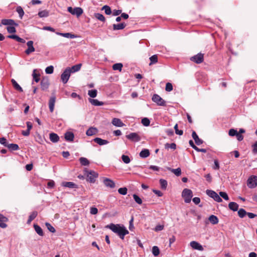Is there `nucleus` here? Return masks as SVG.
<instances>
[{"instance_id": "obj_47", "label": "nucleus", "mask_w": 257, "mask_h": 257, "mask_svg": "<svg viewBox=\"0 0 257 257\" xmlns=\"http://www.w3.org/2000/svg\"><path fill=\"white\" fill-rule=\"evenodd\" d=\"M152 253L154 256H158L160 253V249L157 246H154L152 248Z\"/></svg>"}, {"instance_id": "obj_61", "label": "nucleus", "mask_w": 257, "mask_h": 257, "mask_svg": "<svg viewBox=\"0 0 257 257\" xmlns=\"http://www.w3.org/2000/svg\"><path fill=\"white\" fill-rule=\"evenodd\" d=\"M237 133H238V132H237L236 130H235L233 128H231V129L229 130V132H228V135L230 136L233 137V136H236Z\"/></svg>"}, {"instance_id": "obj_21", "label": "nucleus", "mask_w": 257, "mask_h": 257, "mask_svg": "<svg viewBox=\"0 0 257 257\" xmlns=\"http://www.w3.org/2000/svg\"><path fill=\"white\" fill-rule=\"evenodd\" d=\"M190 246L194 249L201 250L203 247L201 245L195 241H192L190 242Z\"/></svg>"}, {"instance_id": "obj_3", "label": "nucleus", "mask_w": 257, "mask_h": 257, "mask_svg": "<svg viewBox=\"0 0 257 257\" xmlns=\"http://www.w3.org/2000/svg\"><path fill=\"white\" fill-rule=\"evenodd\" d=\"M182 196L184 199L185 202L189 203L191 202L193 196L192 191L189 189H184L182 192Z\"/></svg>"}, {"instance_id": "obj_32", "label": "nucleus", "mask_w": 257, "mask_h": 257, "mask_svg": "<svg viewBox=\"0 0 257 257\" xmlns=\"http://www.w3.org/2000/svg\"><path fill=\"white\" fill-rule=\"evenodd\" d=\"M34 228L35 229V231L38 233V234L41 236H43L44 235L43 230L40 226L36 224H34Z\"/></svg>"}, {"instance_id": "obj_33", "label": "nucleus", "mask_w": 257, "mask_h": 257, "mask_svg": "<svg viewBox=\"0 0 257 257\" xmlns=\"http://www.w3.org/2000/svg\"><path fill=\"white\" fill-rule=\"evenodd\" d=\"M57 35H59L60 36H62L63 37H64L65 38H71V39H73V38H75L76 37V36L74 35V34H72L71 33H56Z\"/></svg>"}, {"instance_id": "obj_14", "label": "nucleus", "mask_w": 257, "mask_h": 257, "mask_svg": "<svg viewBox=\"0 0 257 257\" xmlns=\"http://www.w3.org/2000/svg\"><path fill=\"white\" fill-rule=\"evenodd\" d=\"M8 221V218L4 216L3 214H0V227L5 228L7 227L6 222Z\"/></svg>"}, {"instance_id": "obj_42", "label": "nucleus", "mask_w": 257, "mask_h": 257, "mask_svg": "<svg viewBox=\"0 0 257 257\" xmlns=\"http://www.w3.org/2000/svg\"><path fill=\"white\" fill-rule=\"evenodd\" d=\"M97 91L96 89L89 90L88 91V95L92 98H94L97 96Z\"/></svg>"}, {"instance_id": "obj_18", "label": "nucleus", "mask_w": 257, "mask_h": 257, "mask_svg": "<svg viewBox=\"0 0 257 257\" xmlns=\"http://www.w3.org/2000/svg\"><path fill=\"white\" fill-rule=\"evenodd\" d=\"M74 138V134L71 132H67L65 134V139L67 141L73 142Z\"/></svg>"}, {"instance_id": "obj_51", "label": "nucleus", "mask_w": 257, "mask_h": 257, "mask_svg": "<svg viewBox=\"0 0 257 257\" xmlns=\"http://www.w3.org/2000/svg\"><path fill=\"white\" fill-rule=\"evenodd\" d=\"M17 12L19 14L20 18L22 19V17L24 15V12L22 8L20 6L18 7L17 8Z\"/></svg>"}, {"instance_id": "obj_55", "label": "nucleus", "mask_w": 257, "mask_h": 257, "mask_svg": "<svg viewBox=\"0 0 257 257\" xmlns=\"http://www.w3.org/2000/svg\"><path fill=\"white\" fill-rule=\"evenodd\" d=\"M127 189L126 187L120 188L118 190V192L120 194L126 195L127 193Z\"/></svg>"}, {"instance_id": "obj_45", "label": "nucleus", "mask_w": 257, "mask_h": 257, "mask_svg": "<svg viewBox=\"0 0 257 257\" xmlns=\"http://www.w3.org/2000/svg\"><path fill=\"white\" fill-rule=\"evenodd\" d=\"M160 183L161 185V187L162 189H166L167 187V181L164 179H160Z\"/></svg>"}, {"instance_id": "obj_26", "label": "nucleus", "mask_w": 257, "mask_h": 257, "mask_svg": "<svg viewBox=\"0 0 257 257\" xmlns=\"http://www.w3.org/2000/svg\"><path fill=\"white\" fill-rule=\"evenodd\" d=\"M238 207L239 205L236 202H231L228 204L229 208L233 211L238 210Z\"/></svg>"}, {"instance_id": "obj_54", "label": "nucleus", "mask_w": 257, "mask_h": 257, "mask_svg": "<svg viewBox=\"0 0 257 257\" xmlns=\"http://www.w3.org/2000/svg\"><path fill=\"white\" fill-rule=\"evenodd\" d=\"M141 122H142V123L144 126H149L150 125V120L148 118H147V117L143 118L142 119Z\"/></svg>"}, {"instance_id": "obj_19", "label": "nucleus", "mask_w": 257, "mask_h": 257, "mask_svg": "<svg viewBox=\"0 0 257 257\" xmlns=\"http://www.w3.org/2000/svg\"><path fill=\"white\" fill-rule=\"evenodd\" d=\"M112 123L113 125L118 127L123 126L125 125L120 119L117 118H114L112 120Z\"/></svg>"}, {"instance_id": "obj_6", "label": "nucleus", "mask_w": 257, "mask_h": 257, "mask_svg": "<svg viewBox=\"0 0 257 257\" xmlns=\"http://www.w3.org/2000/svg\"><path fill=\"white\" fill-rule=\"evenodd\" d=\"M152 101L157 104L159 106H165V101L161 98L159 95L155 94L152 97Z\"/></svg>"}, {"instance_id": "obj_24", "label": "nucleus", "mask_w": 257, "mask_h": 257, "mask_svg": "<svg viewBox=\"0 0 257 257\" xmlns=\"http://www.w3.org/2000/svg\"><path fill=\"white\" fill-rule=\"evenodd\" d=\"M32 76H33V79L35 82H38L40 81V74L37 71V69H34L33 70Z\"/></svg>"}, {"instance_id": "obj_59", "label": "nucleus", "mask_w": 257, "mask_h": 257, "mask_svg": "<svg viewBox=\"0 0 257 257\" xmlns=\"http://www.w3.org/2000/svg\"><path fill=\"white\" fill-rule=\"evenodd\" d=\"M174 129L175 131V133L177 135H179L180 136H181L183 135V131L179 130V129L178 128V124H176L174 126Z\"/></svg>"}, {"instance_id": "obj_49", "label": "nucleus", "mask_w": 257, "mask_h": 257, "mask_svg": "<svg viewBox=\"0 0 257 257\" xmlns=\"http://www.w3.org/2000/svg\"><path fill=\"white\" fill-rule=\"evenodd\" d=\"M45 225L47 227V229L52 233H55L56 232V230L53 226L51 225V224L48 222L45 223Z\"/></svg>"}, {"instance_id": "obj_37", "label": "nucleus", "mask_w": 257, "mask_h": 257, "mask_svg": "<svg viewBox=\"0 0 257 257\" xmlns=\"http://www.w3.org/2000/svg\"><path fill=\"white\" fill-rule=\"evenodd\" d=\"M82 64H78L77 65L73 66L70 68V73H74L75 72H77L79 70H80Z\"/></svg>"}, {"instance_id": "obj_39", "label": "nucleus", "mask_w": 257, "mask_h": 257, "mask_svg": "<svg viewBox=\"0 0 257 257\" xmlns=\"http://www.w3.org/2000/svg\"><path fill=\"white\" fill-rule=\"evenodd\" d=\"M7 148L11 151H17L19 149V146L15 144H9L8 146H7Z\"/></svg>"}, {"instance_id": "obj_58", "label": "nucleus", "mask_w": 257, "mask_h": 257, "mask_svg": "<svg viewBox=\"0 0 257 257\" xmlns=\"http://www.w3.org/2000/svg\"><path fill=\"white\" fill-rule=\"evenodd\" d=\"M54 71V67L53 66H50L47 67L45 69V72L47 74H52Z\"/></svg>"}, {"instance_id": "obj_57", "label": "nucleus", "mask_w": 257, "mask_h": 257, "mask_svg": "<svg viewBox=\"0 0 257 257\" xmlns=\"http://www.w3.org/2000/svg\"><path fill=\"white\" fill-rule=\"evenodd\" d=\"M133 198H134V200H135V201L138 204H141L142 203V200L141 198L139 196H138L137 195L134 194Z\"/></svg>"}, {"instance_id": "obj_23", "label": "nucleus", "mask_w": 257, "mask_h": 257, "mask_svg": "<svg viewBox=\"0 0 257 257\" xmlns=\"http://www.w3.org/2000/svg\"><path fill=\"white\" fill-rule=\"evenodd\" d=\"M7 37L8 38L14 39V40H16L17 41L22 43H25V40L24 39L21 38L20 37H19L18 36H17L16 35H9V36H8Z\"/></svg>"}, {"instance_id": "obj_44", "label": "nucleus", "mask_w": 257, "mask_h": 257, "mask_svg": "<svg viewBox=\"0 0 257 257\" xmlns=\"http://www.w3.org/2000/svg\"><path fill=\"white\" fill-rule=\"evenodd\" d=\"M122 66L123 65L121 63H116L113 65L112 69L114 70H119L121 71Z\"/></svg>"}, {"instance_id": "obj_5", "label": "nucleus", "mask_w": 257, "mask_h": 257, "mask_svg": "<svg viewBox=\"0 0 257 257\" xmlns=\"http://www.w3.org/2000/svg\"><path fill=\"white\" fill-rule=\"evenodd\" d=\"M68 11L73 15H76L77 18L79 17L83 13V10L79 7L72 8L71 7L68 8Z\"/></svg>"}, {"instance_id": "obj_46", "label": "nucleus", "mask_w": 257, "mask_h": 257, "mask_svg": "<svg viewBox=\"0 0 257 257\" xmlns=\"http://www.w3.org/2000/svg\"><path fill=\"white\" fill-rule=\"evenodd\" d=\"M102 10H104L105 13L106 15H110L111 14V13H112L110 7H109L108 6H107V5L104 6L102 8Z\"/></svg>"}, {"instance_id": "obj_34", "label": "nucleus", "mask_w": 257, "mask_h": 257, "mask_svg": "<svg viewBox=\"0 0 257 257\" xmlns=\"http://www.w3.org/2000/svg\"><path fill=\"white\" fill-rule=\"evenodd\" d=\"M89 102L91 103V104L94 105V106H101L103 104V103L101 101H99L97 99H89Z\"/></svg>"}, {"instance_id": "obj_13", "label": "nucleus", "mask_w": 257, "mask_h": 257, "mask_svg": "<svg viewBox=\"0 0 257 257\" xmlns=\"http://www.w3.org/2000/svg\"><path fill=\"white\" fill-rule=\"evenodd\" d=\"M1 24L3 25H7L8 26H18V24L15 23L14 20L12 19H3L1 21Z\"/></svg>"}, {"instance_id": "obj_11", "label": "nucleus", "mask_w": 257, "mask_h": 257, "mask_svg": "<svg viewBox=\"0 0 257 257\" xmlns=\"http://www.w3.org/2000/svg\"><path fill=\"white\" fill-rule=\"evenodd\" d=\"M50 85V82L48 78H43L41 81V88L42 90H46Z\"/></svg>"}, {"instance_id": "obj_50", "label": "nucleus", "mask_w": 257, "mask_h": 257, "mask_svg": "<svg viewBox=\"0 0 257 257\" xmlns=\"http://www.w3.org/2000/svg\"><path fill=\"white\" fill-rule=\"evenodd\" d=\"M122 161L125 164H128L131 162V159L128 156L122 155L121 156Z\"/></svg>"}, {"instance_id": "obj_62", "label": "nucleus", "mask_w": 257, "mask_h": 257, "mask_svg": "<svg viewBox=\"0 0 257 257\" xmlns=\"http://www.w3.org/2000/svg\"><path fill=\"white\" fill-rule=\"evenodd\" d=\"M0 143L4 145L5 147H7V146H8L9 143H8L7 140L5 138H0Z\"/></svg>"}, {"instance_id": "obj_10", "label": "nucleus", "mask_w": 257, "mask_h": 257, "mask_svg": "<svg viewBox=\"0 0 257 257\" xmlns=\"http://www.w3.org/2000/svg\"><path fill=\"white\" fill-rule=\"evenodd\" d=\"M128 140L134 142H138L141 140V137L136 133H132L126 136Z\"/></svg>"}, {"instance_id": "obj_9", "label": "nucleus", "mask_w": 257, "mask_h": 257, "mask_svg": "<svg viewBox=\"0 0 257 257\" xmlns=\"http://www.w3.org/2000/svg\"><path fill=\"white\" fill-rule=\"evenodd\" d=\"M206 194L217 202H221L222 201V200L220 197L213 190H207Z\"/></svg>"}, {"instance_id": "obj_38", "label": "nucleus", "mask_w": 257, "mask_h": 257, "mask_svg": "<svg viewBox=\"0 0 257 257\" xmlns=\"http://www.w3.org/2000/svg\"><path fill=\"white\" fill-rule=\"evenodd\" d=\"M150 63H149V65L151 66L153 64H156L158 62V55H154L150 57Z\"/></svg>"}, {"instance_id": "obj_31", "label": "nucleus", "mask_w": 257, "mask_h": 257, "mask_svg": "<svg viewBox=\"0 0 257 257\" xmlns=\"http://www.w3.org/2000/svg\"><path fill=\"white\" fill-rule=\"evenodd\" d=\"M50 140L53 143H57L59 141V137L56 134L52 133L50 134Z\"/></svg>"}, {"instance_id": "obj_1", "label": "nucleus", "mask_w": 257, "mask_h": 257, "mask_svg": "<svg viewBox=\"0 0 257 257\" xmlns=\"http://www.w3.org/2000/svg\"><path fill=\"white\" fill-rule=\"evenodd\" d=\"M105 227L109 228L113 232L117 234L119 237L122 239H123L124 236L129 233L128 231L125 228V227L121 226L119 224L111 223L109 225H107Z\"/></svg>"}, {"instance_id": "obj_52", "label": "nucleus", "mask_w": 257, "mask_h": 257, "mask_svg": "<svg viewBox=\"0 0 257 257\" xmlns=\"http://www.w3.org/2000/svg\"><path fill=\"white\" fill-rule=\"evenodd\" d=\"M15 26H8L7 30L9 33H15L16 32V29L15 27Z\"/></svg>"}, {"instance_id": "obj_56", "label": "nucleus", "mask_w": 257, "mask_h": 257, "mask_svg": "<svg viewBox=\"0 0 257 257\" xmlns=\"http://www.w3.org/2000/svg\"><path fill=\"white\" fill-rule=\"evenodd\" d=\"M165 90L166 91L170 92L173 90V85L172 83L168 82L166 84Z\"/></svg>"}, {"instance_id": "obj_40", "label": "nucleus", "mask_w": 257, "mask_h": 257, "mask_svg": "<svg viewBox=\"0 0 257 257\" xmlns=\"http://www.w3.org/2000/svg\"><path fill=\"white\" fill-rule=\"evenodd\" d=\"M94 17L96 19H97V20H98L101 22H104L105 21V17L103 16V15H102L100 13L94 14Z\"/></svg>"}, {"instance_id": "obj_64", "label": "nucleus", "mask_w": 257, "mask_h": 257, "mask_svg": "<svg viewBox=\"0 0 257 257\" xmlns=\"http://www.w3.org/2000/svg\"><path fill=\"white\" fill-rule=\"evenodd\" d=\"M252 152L253 154H257V141L254 143L253 145H252Z\"/></svg>"}, {"instance_id": "obj_16", "label": "nucleus", "mask_w": 257, "mask_h": 257, "mask_svg": "<svg viewBox=\"0 0 257 257\" xmlns=\"http://www.w3.org/2000/svg\"><path fill=\"white\" fill-rule=\"evenodd\" d=\"M55 102L56 97L54 96L51 97L49 101V108L51 112L54 111Z\"/></svg>"}, {"instance_id": "obj_12", "label": "nucleus", "mask_w": 257, "mask_h": 257, "mask_svg": "<svg viewBox=\"0 0 257 257\" xmlns=\"http://www.w3.org/2000/svg\"><path fill=\"white\" fill-rule=\"evenodd\" d=\"M33 41H29L27 43L28 48L25 51V53L27 55H29L35 51V49L33 46Z\"/></svg>"}, {"instance_id": "obj_60", "label": "nucleus", "mask_w": 257, "mask_h": 257, "mask_svg": "<svg viewBox=\"0 0 257 257\" xmlns=\"http://www.w3.org/2000/svg\"><path fill=\"white\" fill-rule=\"evenodd\" d=\"M219 195L221 197H222L224 199H225V200H229L228 196V195L227 194V193L226 192H219Z\"/></svg>"}, {"instance_id": "obj_63", "label": "nucleus", "mask_w": 257, "mask_h": 257, "mask_svg": "<svg viewBox=\"0 0 257 257\" xmlns=\"http://www.w3.org/2000/svg\"><path fill=\"white\" fill-rule=\"evenodd\" d=\"M90 213L93 215L96 214L98 213V209L96 207H91L90 208Z\"/></svg>"}, {"instance_id": "obj_30", "label": "nucleus", "mask_w": 257, "mask_h": 257, "mask_svg": "<svg viewBox=\"0 0 257 257\" xmlns=\"http://www.w3.org/2000/svg\"><path fill=\"white\" fill-rule=\"evenodd\" d=\"M208 220L213 225L217 224L219 222L217 217L214 215H210L208 218Z\"/></svg>"}, {"instance_id": "obj_43", "label": "nucleus", "mask_w": 257, "mask_h": 257, "mask_svg": "<svg viewBox=\"0 0 257 257\" xmlns=\"http://www.w3.org/2000/svg\"><path fill=\"white\" fill-rule=\"evenodd\" d=\"M238 215L240 218L244 217L247 214V212L243 208H240L238 210Z\"/></svg>"}, {"instance_id": "obj_35", "label": "nucleus", "mask_w": 257, "mask_h": 257, "mask_svg": "<svg viewBox=\"0 0 257 257\" xmlns=\"http://www.w3.org/2000/svg\"><path fill=\"white\" fill-rule=\"evenodd\" d=\"M38 212L36 211L32 212L30 215L28 220L27 221V223L30 224L37 216Z\"/></svg>"}, {"instance_id": "obj_29", "label": "nucleus", "mask_w": 257, "mask_h": 257, "mask_svg": "<svg viewBox=\"0 0 257 257\" xmlns=\"http://www.w3.org/2000/svg\"><path fill=\"white\" fill-rule=\"evenodd\" d=\"M62 185L64 187H68L70 188H77V185L71 182H64L62 183Z\"/></svg>"}, {"instance_id": "obj_20", "label": "nucleus", "mask_w": 257, "mask_h": 257, "mask_svg": "<svg viewBox=\"0 0 257 257\" xmlns=\"http://www.w3.org/2000/svg\"><path fill=\"white\" fill-rule=\"evenodd\" d=\"M98 132V130L96 128L91 127L86 131V134L88 136H91L96 135Z\"/></svg>"}, {"instance_id": "obj_15", "label": "nucleus", "mask_w": 257, "mask_h": 257, "mask_svg": "<svg viewBox=\"0 0 257 257\" xmlns=\"http://www.w3.org/2000/svg\"><path fill=\"white\" fill-rule=\"evenodd\" d=\"M103 183L105 186L111 188H114L115 186L114 181L108 178H105L103 180Z\"/></svg>"}, {"instance_id": "obj_41", "label": "nucleus", "mask_w": 257, "mask_h": 257, "mask_svg": "<svg viewBox=\"0 0 257 257\" xmlns=\"http://www.w3.org/2000/svg\"><path fill=\"white\" fill-rule=\"evenodd\" d=\"M79 161L80 164L83 166H88L89 164V161L88 159L84 157H81L79 159Z\"/></svg>"}, {"instance_id": "obj_22", "label": "nucleus", "mask_w": 257, "mask_h": 257, "mask_svg": "<svg viewBox=\"0 0 257 257\" xmlns=\"http://www.w3.org/2000/svg\"><path fill=\"white\" fill-rule=\"evenodd\" d=\"M94 142L98 145L102 146L107 144L109 142L106 140H103L100 138H96L93 140Z\"/></svg>"}, {"instance_id": "obj_4", "label": "nucleus", "mask_w": 257, "mask_h": 257, "mask_svg": "<svg viewBox=\"0 0 257 257\" xmlns=\"http://www.w3.org/2000/svg\"><path fill=\"white\" fill-rule=\"evenodd\" d=\"M247 186L249 188H254L257 186V176H250L247 180Z\"/></svg>"}, {"instance_id": "obj_8", "label": "nucleus", "mask_w": 257, "mask_h": 257, "mask_svg": "<svg viewBox=\"0 0 257 257\" xmlns=\"http://www.w3.org/2000/svg\"><path fill=\"white\" fill-rule=\"evenodd\" d=\"M70 68H67L62 73L61 76V79L64 83H66L70 76Z\"/></svg>"}, {"instance_id": "obj_48", "label": "nucleus", "mask_w": 257, "mask_h": 257, "mask_svg": "<svg viewBox=\"0 0 257 257\" xmlns=\"http://www.w3.org/2000/svg\"><path fill=\"white\" fill-rule=\"evenodd\" d=\"M38 16L40 18L47 17L49 16V12L47 10L42 11L39 12Z\"/></svg>"}, {"instance_id": "obj_7", "label": "nucleus", "mask_w": 257, "mask_h": 257, "mask_svg": "<svg viewBox=\"0 0 257 257\" xmlns=\"http://www.w3.org/2000/svg\"><path fill=\"white\" fill-rule=\"evenodd\" d=\"M190 60L196 64H200L204 61V54L201 53L190 58Z\"/></svg>"}, {"instance_id": "obj_36", "label": "nucleus", "mask_w": 257, "mask_h": 257, "mask_svg": "<svg viewBox=\"0 0 257 257\" xmlns=\"http://www.w3.org/2000/svg\"><path fill=\"white\" fill-rule=\"evenodd\" d=\"M150 155V153L149 150L148 149H144L140 153V157L143 158L149 157Z\"/></svg>"}, {"instance_id": "obj_17", "label": "nucleus", "mask_w": 257, "mask_h": 257, "mask_svg": "<svg viewBox=\"0 0 257 257\" xmlns=\"http://www.w3.org/2000/svg\"><path fill=\"white\" fill-rule=\"evenodd\" d=\"M192 137L193 139L194 140L196 145H200L203 143V141L198 137V135H197L195 131H193L192 134Z\"/></svg>"}, {"instance_id": "obj_27", "label": "nucleus", "mask_w": 257, "mask_h": 257, "mask_svg": "<svg viewBox=\"0 0 257 257\" xmlns=\"http://www.w3.org/2000/svg\"><path fill=\"white\" fill-rule=\"evenodd\" d=\"M126 26V24L124 23H122L120 24H113V30H122Z\"/></svg>"}, {"instance_id": "obj_2", "label": "nucleus", "mask_w": 257, "mask_h": 257, "mask_svg": "<svg viewBox=\"0 0 257 257\" xmlns=\"http://www.w3.org/2000/svg\"><path fill=\"white\" fill-rule=\"evenodd\" d=\"M85 175L87 176V181L90 183H94L96 179L98 177V174L94 171H88L86 169L85 170Z\"/></svg>"}, {"instance_id": "obj_25", "label": "nucleus", "mask_w": 257, "mask_h": 257, "mask_svg": "<svg viewBox=\"0 0 257 257\" xmlns=\"http://www.w3.org/2000/svg\"><path fill=\"white\" fill-rule=\"evenodd\" d=\"M11 82H12L13 87H14V88L16 90H17V91H19L20 92L23 91L22 88L19 85V84L17 82V81L15 79H12L11 80Z\"/></svg>"}, {"instance_id": "obj_53", "label": "nucleus", "mask_w": 257, "mask_h": 257, "mask_svg": "<svg viewBox=\"0 0 257 257\" xmlns=\"http://www.w3.org/2000/svg\"><path fill=\"white\" fill-rule=\"evenodd\" d=\"M165 148L166 149L170 148L173 150H175L176 148V144H175L174 143H171V144L167 143L165 144Z\"/></svg>"}, {"instance_id": "obj_28", "label": "nucleus", "mask_w": 257, "mask_h": 257, "mask_svg": "<svg viewBox=\"0 0 257 257\" xmlns=\"http://www.w3.org/2000/svg\"><path fill=\"white\" fill-rule=\"evenodd\" d=\"M167 169L170 171L171 172L173 173L177 176H179L181 174V169L180 168H178L177 169H172L170 167H168Z\"/></svg>"}]
</instances>
